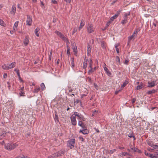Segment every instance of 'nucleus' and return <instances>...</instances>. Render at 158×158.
Wrapping results in <instances>:
<instances>
[{
    "label": "nucleus",
    "instance_id": "nucleus-30",
    "mask_svg": "<svg viewBox=\"0 0 158 158\" xmlns=\"http://www.w3.org/2000/svg\"><path fill=\"white\" fill-rule=\"evenodd\" d=\"M0 25L2 26H5V24L4 22L0 19Z\"/></svg>",
    "mask_w": 158,
    "mask_h": 158
},
{
    "label": "nucleus",
    "instance_id": "nucleus-46",
    "mask_svg": "<svg viewBox=\"0 0 158 158\" xmlns=\"http://www.w3.org/2000/svg\"><path fill=\"white\" fill-rule=\"evenodd\" d=\"M130 15V12H129L127 13H126L125 14L124 16H126V17H127V16H129Z\"/></svg>",
    "mask_w": 158,
    "mask_h": 158
},
{
    "label": "nucleus",
    "instance_id": "nucleus-33",
    "mask_svg": "<svg viewBox=\"0 0 158 158\" xmlns=\"http://www.w3.org/2000/svg\"><path fill=\"white\" fill-rule=\"evenodd\" d=\"M143 87V86L142 85H140L137 86L136 87V89L137 90H139L142 89Z\"/></svg>",
    "mask_w": 158,
    "mask_h": 158
},
{
    "label": "nucleus",
    "instance_id": "nucleus-23",
    "mask_svg": "<svg viewBox=\"0 0 158 158\" xmlns=\"http://www.w3.org/2000/svg\"><path fill=\"white\" fill-rule=\"evenodd\" d=\"M71 67L73 68L74 66V59L73 58L71 59Z\"/></svg>",
    "mask_w": 158,
    "mask_h": 158
},
{
    "label": "nucleus",
    "instance_id": "nucleus-3",
    "mask_svg": "<svg viewBox=\"0 0 158 158\" xmlns=\"http://www.w3.org/2000/svg\"><path fill=\"white\" fill-rule=\"evenodd\" d=\"M55 33L59 36L62 40L65 42L67 44L69 43L67 38L61 32L57 31H55Z\"/></svg>",
    "mask_w": 158,
    "mask_h": 158
},
{
    "label": "nucleus",
    "instance_id": "nucleus-52",
    "mask_svg": "<svg viewBox=\"0 0 158 158\" xmlns=\"http://www.w3.org/2000/svg\"><path fill=\"white\" fill-rule=\"evenodd\" d=\"M148 151H149L150 152H152L153 151V149H151L150 148H148Z\"/></svg>",
    "mask_w": 158,
    "mask_h": 158
},
{
    "label": "nucleus",
    "instance_id": "nucleus-34",
    "mask_svg": "<svg viewBox=\"0 0 158 158\" xmlns=\"http://www.w3.org/2000/svg\"><path fill=\"white\" fill-rule=\"evenodd\" d=\"M147 143L151 147H152L154 144L152 142L149 141L147 142Z\"/></svg>",
    "mask_w": 158,
    "mask_h": 158
},
{
    "label": "nucleus",
    "instance_id": "nucleus-13",
    "mask_svg": "<svg viewBox=\"0 0 158 158\" xmlns=\"http://www.w3.org/2000/svg\"><path fill=\"white\" fill-rule=\"evenodd\" d=\"M127 17H126V16H124L123 17V19L121 23L123 24H125L127 22Z\"/></svg>",
    "mask_w": 158,
    "mask_h": 158
},
{
    "label": "nucleus",
    "instance_id": "nucleus-57",
    "mask_svg": "<svg viewBox=\"0 0 158 158\" xmlns=\"http://www.w3.org/2000/svg\"><path fill=\"white\" fill-rule=\"evenodd\" d=\"M77 31V29L75 28H74L73 29V34H74Z\"/></svg>",
    "mask_w": 158,
    "mask_h": 158
},
{
    "label": "nucleus",
    "instance_id": "nucleus-31",
    "mask_svg": "<svg viewBox=\"0 0 158 158\" xmlns=\"http://www.w3.org/2000/svg\"><path fill=\"white\" fill-rule=\"evenodd\" d=\"M70 48L68 46L67 47V53L68 55H69L70 54Z\"/></svg>",
    "mask_w": 158,
    "mask_h": 158
},
{
    "label": "nucleus",
    "instance_id": "nucleus-55",
    "mask_svg": "<svg viewBox=\"0 0 158 158\" xmlns=\"http://www.w3.org/2000/svg\"><path fill=\"white\" fill-rule=\"evenodd\" d=\"M52 2L54 4H56L57 3V2L55 0H52Z\"/></svg>",
    "mask_w": 158,
    "mask_h": 158
},
{
    "label": "nucleus",
    "instance_id": "nucleus-32",
    "mask_svg": "<svg viewBox=\"0 0 158 158\" xmlns=\"http://www.w3.org/2000/svg\"><path fill=\"white\" fill-rule=\"evenodd\" d=\"M117 15H113V16L111 17V18H110V20L112 21L114 20V19L117 18Z\"/></svg>",
    "mask_w": 158,
    "mask_h": 158
},
{
    "label": "nucleus",
    "instance_id": "nucleus-58",
    "mask_svg": "<svg viewBox=\"0 0 158 158\" xmlns=\"http://www.w3.org/2000/svg\"><path fill=\"white\" fill-rule=\"evenodd\" d=\"M118 149H123L124 148V147H120V146L118 147Z\"/></svg>",
    "mask_w": 158,
    "mask_h": 158
},
{
    "label": "nucleus",
    "instance_id": "nucleus-28",
    "mask_svg": "<svg viewBox=\"0 0 158 158\" xmlns=\"http://www.w3.org/2000/svg\"><path fill=\"white\" fill-rule=\"evenodd\" d=\"M57 154L58 156H60L62 155V154H63L64 153V152L63 151H60L58 152H57Z\"/></svg>",
    "mask_w": 158,
    "mask_h": 158
},
{
    "label": "nucleus",
    "instance_id": "nucleus-59",
    "mask_svg": "<svg viewBox=\"0 0 158 158\" xmlns=\"http://www.w3.org/2000/svg\"><path fill=\"white\" fill-rule=\"evenodd\" d=\"M144 154L146 156H148L149 153H148L147 152L145 151L144 152Z\"/></svg>",
    "mask_w": 158,
    "mask_h": 158
},
{
    "label": "nucleus",
    "instance_id": "nucleus-16",
    "mask_svg": "<svg viewBox=\"0 0 158 158\" xmlns=\"http://www.w3.org/2000/svg\"><path fill=\"white\" fill-rule=\"evenodd\" d=\"M29 42V40L28 39L27 37H26L23 42L24 45L25 46L27 45L28 44Z\"/></svg>",
    "mask_w": 158,
    "mask_h": 158
},
{
    "label": "nucleus",
    "instance_id": "nucleus-51",
    "mask_svg": "<svg viewBox=\"0 0 158 158\" xmlns=\"http://www.w3.org/2000/svg\"><path fill=\"white\" fill-rule=\"evenodd\" d=\"M121 90L122 89H119L118 90L116 91L115 92V94H118L119 92H120L121 91Z\"/></svg>",
    "mask_w": 158,
    "mask_h": 158
},
{
    "label": "nucleus",
    "instance_id": "nucleus-9",
    "mask_svg": "<svg viewBox=\"0 0 158 158\" xmlns=\"http://www.w3.org/2000/svg\"><path fill=\"white\" fill-rule=\"evenodd\" d=\"M32 20L31 17L29 16H27V19L26 20L27 24L28 26H31V25Z\"/></svg>",
    "mask_w": 158,
    "mask_h": 158
},
{
    "label": "nucleus",
    "instance_id": "nucleus-21",
    "mask_svg": "<svg viewBox=\"0 0 158 158\" xmlns=\"http://www.w3.org/2000/svg\"><path fill=\"white\" fill-rule=\"evenodd\" d=\"M40 87L42 90H44L45 89V85L43 83H42L41 84Z\"/></svg>",
    "mask_w": 158,
    "mask_h": 158
},
{
    "label": "nucleus",
    "instance_id": "nucleus-22",
    "mask_svg": "<svg viewBox=\"0 0 158 158\" xmlns=\"http://www.w3.org/2000/svg\"><path fill=\"white\" fill-rule=\"evenodd\" d=\"M87 65V62L86 60L85 59L84 60L83 63V68L84 69H85L86 68Z\"/></svg>",
    "mask_w": 158,
    "mask_h": 158
},
{
    "label": "nucleus",
    "instance_id": "nucleus-39",
    "mask_svg": "<svg viewBox=\"0 0 158 158\" xmlns=\"http://www.w3.org/2000/svg\"><path fill=\"white\" fill-rule=\"evenodd\" d=\"M58 156L57 154V153L56 152L53 154L51 156V157L52 158H54L55 157H57Z\"/></svg>",
    "mask_w": 158,
    "mask_h": 158
},
{
    "label": "nucleus",
    "instance_id": "nucleus-37",
    "mask_svg": "<svg viewBox=\"0 0 158 158\" xmlns=\"http://www.w3.org/2000/svg\"><path fill=\"white\" fill-rule=\"evenodd\" d=\"M129 61V60L128 58H126V59L124 63L125 64H127L128 63Z\"/></svg>",
    "mask_w": 158,
    "mask_h": 158
},
{
    "label": "nucleus",
    "instance_id": "nucleus-1",
    "mask_svg": "<svg viewBox=\"0 0 158 158\" xmlns=\"http://www.w3.org/2000/svg\"><path fill=\"white\" fill-rule=\"evenodd\" d=\"M18 146V144L16 143H8L5 145V148L8 150H11L14 149Z\"/></svg>",
    "mask_w": 158,
    "mask_h": 158
},
{
    "label": "nucleus",
    "instance_id": "nucleus-56",
    "mask_svg": "<svg viewBox=\"0 0 158 158\" xmlns=\"http://www.w3.org/2000/svg\"><path fill=\"white\" fill-rule=\"evenodd\" d=\"M10 105V107H13L14 106V104L13 102H11L9 103Z\"/></svg>",
    "mask_w": 158,
    "mask_h": 158
},
{
    "label": "nucleus",
    "instance_id": "nucleus-49",
    "mask_svg": "<svg viewBox=\"0 0 158 158\" xmlns=\"http://www.w3.org/2000/svg\"><path fill=\"white\" fill-rule=\"evenodd\" d=\"M121 10H119V11H118L116 14H115V15H117V17H118V16L119 13H120V12H121Z\"/></svg>",
    "mask_w": 158,
    "mask_h": 158
},
{
    "label": "nucleus",
    "instance_id": "nucleus-10",
    "mask_svg": "<svg viewBox=\"0 0 158 158\" xmlns=\"http://www.w3.org/2000/svg\"><path fill=\"white\" fill-rule=\"evenodd\" d=\"M139 31V30H136L135 31H134L132 35L128 37L129 41L131 40V39H135V35L137 34Z\"/></svg>",
    "mask_w": 158,
    "mask_h": 158
},
{
    "label": "nucleus",
    "instance_id": "nucleus-48",
    "mask_svg": "<svg viewBox=\"0 0 158 158\" xmlns=\"http://www.w3.org/2000/svg\"><path fill=\"white\" fill-rule=\"evenodd\" d=\"M94 71V69L92 68H91V69L89 70L88 71V73H89L90 72H93Z\"/></svg>",
    "mask_w": 158,
    "mask_h": 158
},
{
    "label": "nucleus",
    "instance_id": "nucleus-43",
    "mask_svg": "<svg viewBox=\"0 0 158 158\" xmlns=\"http://www.w3.org/2000/svg\"><path fill=\"white\" fill-rule=\"evenodd\" d=\"M116 60L117 62H118L119 64L120 63V58L118 56L116 57Z\"/></svg>",
    "mask_w": 158,
    "mask_h": 158
},
{
    "label": "nucleus",
    "instance_id": "nucleus-44",
    "mask_svg": "<svg viewBox=\"0 0 158 158\" xmlns=\"http://www.w3.org/2000/svg\"><path fill=\"white\" fill-rule=\"evenodd\" d=\"M58 118V116H57V115L56 114H55V117L54 118L55 120V121H56V120H57Z\"/></svg>",
    "mask_w": 158,
    "mask_h": 158
},
{
    "label": "nucleus",
    "instance_id": "nucleus-40",
    "mask_svg": "<svg viewBox=\"0 0 158 158\" xmlns=\"http://www.w3.org/2000/svg\"><path fill=\"white\" fill-rule=\"evenodd\" d=\"M81 120H80L78 122V125L81 127L82 126V125L83 124L82 123V122L81 121H80Z\"/></svg>",
    "mask_w": 158,
    "mask_h": 158
},
{
    "label": "nucleus",
    "instance_id": "nucleus-8",
    "mask_svg": "<svg viewBox=\"0 0 158 158\" xmlns=\"http://www.w3.org/2000/svg\"><path fill=\"white\" fill-rule=\"evenodd\" d=\"M148 87H152L156 86L157 84V83H156V81H153L151 82H148Z\"/></svg>",
    "mask_w": 158,
    "mask_h": 158
},
{
    "label": "nucleus",
    "instance_id": "nucleus-12",
    "mask_svg": "<svg viewBox=\"0 0 158 158\" xmlns=\"http://www.w3.org/2000/svg\"><path fill=\"white\" fill-rule=\"evenodd\" d=\"M79 133H82L84 135L87 134L88 133V131L86 129H83L80 130L79 131Z\"/></svg>",
    "mask_w": 158,
    "mask_h": 158
},
{
    "label": "nucleus",
    "instance_id": "nucleus-36",
    "mask_svg": "<svg viewBox=\"0 0 158 158\" xmlns=\"http://www.w3.org/2000/svg\"><path fill=\"white\" fill-rule=\"evenodd\" d=\"M14 71L16 72L18 76H20V73L19 72V70L18 69H14Z\"/></svg>",
    "mask_w": 158,
    "mask_h": 158
},
{
    "label": "nucleus",
    "instance_id": "nucleus-2",
    "mask_svg": "<svg viewBox=\"0 0 158 158\" xmlns=\"http://www.w3.org/2000/svg\"><path fill=\"white\" fill-rule=\"evenodd\" d=\"M15 65V62H13L10 64H5L2 66V68L4 70H9L14 67Z\"/></svg>",
    "mask_w": 158,
    "mask_h": 158
},
{
    "label": "nucleus",
    "instance_id": "nucleus-26",
    "mask_svg": "<svg viewBox=\"0 0 158 158\" xmlns=\"http://www.w3.org/2000/svg\"><path fill=\"white\" fill-rule=\"evenodd\" d=\"M128 82L127 81H125L121 86V89H122L123 88L125 87L127 84Z\"/></svg>",
    "mask_w": 158,
    "mask_h": 158
},
{
    "label": "nucleus",
    "instance_id": "nucleus-63",
    "mask_svg": "<svg viewBox=\"0 0 158 158\" xmlns=\"http://www.w3.org/2000/svg\"><path fill=\"white\" fill-rule=\"evenodd\" d=\"M135 101V99L134 98L132 99V103H134Z\"/></svg>",
    "mask_w": 158,
    "mask_h": 158
},
{
    "label": "nucleus",
    "instance_id": "nucleus-14",
    "mask_svg": "<svg viewBox=\"0 0 158 158\" xmlns=\"http://www.w3.org/2000/svg\"><path fill=\"white\" fill-rule=\"evenodd\" d=\"M85 24V22L84 21L83 19H82L81 20V22L80 23V26L79 27V30H81L83 27L84 26Z\"/></svg>",
    "mask_w": 158,
    "mask_h": 158
},
{
    "label": "nucleus",
    "instance_id": "nucleus-54",
    "mask_svg": "<svg viewBox=\"0 0 158 158\" xmlns=\"http://www.w3.org/2000/svg\"><path fill=\"white\" fill-rule=\"evenodd\" d=\"M101 46L103 48H105V45L103 42L102 43Z\"/></svg>",
    "mask_w": 158,
    "mask_h": 158
},
{
    "label": "nucleus",
    "instance_id": "nucleus-18",
    "mask_svg": "<svg viewBox=\"0 0 158 158\" xmlns=\"http://www.w3.org/2000/svg\"><path fill=\"white\" fill-rule=\"evenodd\" d=\"M40 30V28L38 27H37L36 28L35 31V33L37 37H39V34L38 32Z\"/></svg>",
    "mask_w": 158,
    "mask_h": 158
},
{
    "label": "nucleus",
    "instance_id": "nucleus-41",
    "mask_svg": "<svg viewBox=\"0 0 158 158\" xmlns=\"http://www.w3.org/2000/svg\"><path fill=\"white\" fill-rule=\"evenodd\" d=\"M152 147L154 149H158V145H155L154 144L153 146Z\"/></svg>",
    "mask_w": 158,
    "mask_h": 158
},
{
    "label": "nucleus",
    "instance_id": "nucleus-27",
    "mask_svg": "<svg viewBox=\"0 0 158 158\" xmlns=\"http://www.w3.org/2000/svg\"><path fill=\"white\" fill-rule=\"evenodd\" d=\"M116 151V149H113V150H110V151L109 152H107V153H108L110 154H111L115 152Z\"/></svg>",
    "mask_w": 158,
    "mask_h": 158
},
{
    "label": "nucleus",
    "instance_id": "nucleus-15",
    "mask_svg": "<svg viewBox=\"0 0 158 158\" xmlns=\"http://www.w3.org/2000/svg\"><path fill=\"white\" fill-rule=\"evenodd\" d=\"M16 11V7L15 6L13 5L12 6L11 10L10 11V13L11 14L13 15H15Z\"/></svg>",
    "mask_w": 158,
    "mask_h": 158
},
{
    "label": "nucleus",
    "instance_id": "nucleus-11",
    "mask_svg": "<svg viewBox=\"0 0 158 158\" xmlns=\"http://www.w3.org/2000/svg\"><path fill=\"white\" fill-rule=\"evenodd\" d=\"M105 64H104V66H106ZM103 68L105 72L106 73L108 76H110L111 75V73L109 71L108 69L105 66L103 67Z\"/></svg>",
    "mask_w": 158,
    "mask_h": 158
},
{
    "label": "nucleus",
    "instance_id": "nucleus-4",
    "mask_svg": "<svg viewBox=\"0 0 158 158\" xmlns=\"http://www.w3.org/2000/svg\"><path fill=\"white\" fill-rule=\"evenodd\" d=\"M73 114L74 115H75V117H77V119H78L79 120H81L83 121H85V118L81 114L77 112H74Z\"/></svg>",
    "mask_w": 158,
    "mask_h": 158
},
{
    "label": "nucleus",
    "instance_id": "nucleus-35",
    "mask_svg": "<svg viewBox=\"0 0 158 158\" xmlns=\"http://www.w3.org/2000/svg\"><path fill=\"white\" fill-rule=\"evenodd\" d=\"M131 147V150H133L135 152H138L139 151V150L138 149L136 148L135 147H133V148H131V147Z\"/></svg>",
    "mask_w": 158,
    "mask_h": 158
},
{
    "label": "nucleus",
    "instance_id": "nucleus-7",
    "mask_svg": "<svg viewBox=\"0 0 158 158\" xmlns=\"http://www.w3.org/2000/svg\"><path fill=\"white\" fill-rule=\"evenodd\" d=\"M87 31L89 33H91L93 32L94 30V28L93 27L92 24H88L87 28Z\"/></svg>",
    "mask_w": 158,
    "mask_h": 158
},
{
    "label": "nucleus",
    "instance_id": "nucleus-17",
    "mask_svg": "<svg viewBox=\"0 0 158 158\" xmlns=\"http://www.w3.org/2000/svg\"><path fill=\"white\" fill-rule=\"evenodd\" d=\"M19 22V21H17L15 23H14V26L13 27V30L14 31H16V29H15V28H17Z\"/></svg>",
    "mask_w": 158,
    "mask_h": 158
},
{
    "label": "nucleus",
    "instance_id": "nucleus-62",
    "mask_svg": "<svg viewBox=\"0 0 158 158\" xmlns=\"http://www.w3.org/2000/svg\"><path fill=\"white\" fill-rule=\"evenodd\" d=\"M81 127L82 128V129H86L85 128V127L84 124L83 125H82V126H81Z\"/></svg>",
    "mask_w": 158,
    "mask_h": 158
},
{
    "label": "nucleus",
    "instance_id": "nucleus-6",
    "mask_svg": "<svg viewBox=\"0 0 158 158\" xmlns=\"http://www.w3.org/2000/svg\"><path fill=\"white\" fill-rule=\"evenodd\" d=\"M76 118L75 115L73 114L70 117L71 123L73 125L75 126L77 125V122Z\"/></svg>",
    "mask_w": 158,
    "mask_h": 158
},
{
    "label": "nucleus",
    "instance_id": "nucleus-5",
    "mask_svg": "<svg viewBox=\"0 0 158 158\" xmlns=\"http://www.w3.org/2000/svg\"><path fill=\"white\" fill-rule=\"evenodd\" d=\"M75 140L74 139H71L68 141L67 145L71 149L74 147Z\"/></svg>",
    "mask_w": 158,
    "mask_h": 158
},
{
    "label": "nucleus",
    "instance_id": "nucleus-64",
    "mask_svg": "<svg viewBox=\"0 0 158 158\" xmlns=\"http://www.w3.org/2000/svg\"><path fill=\"white\" fill-rule=\"evenodd\" d=\"M157 156L153 155L151 158H157Z\"/></svg>",
    "mask_w": 158,
    "mask_h": 158
},
{
    "label": "nucleus",
    "instance_id": "nucleus-53",
    "mask_svg": "<svg viewBox=\"0 0 158 158\" xmlns=\"http://www.w3.org/2000/svg\"><path fill=\"white\" fill-rule=\"evenodd\" d=\"M7 77V74L6 73H4L3 74V78H5Z\"/></svg>",
    "mask_w": 158,
    "mask_h": 158
},
{
    "label": "nucleus",
    "instance_id": "nucleus-50",
    "mask_svg": "<svg viewBox=\"0 0 158 158\" xmlns=\"http://www.w3.org/2000/svg\"><path fill=\"white\" fill-rule=\"evenodd\" d=\"M110 21H109V22H107L106 25V27L107 28L110 25Z\"/></svg>",
    "mask_w": 158,
    "mask_h": 158
},
{
    "label": "nucleus",
    "instance_id": "nucleus-60",
    "mask_svg": "<svg viewBox=\"0 0 158 158\" xmlns=\"http://www.w3.org/2000/svg\"><path fill=\"white\" fill-rule=\"evenodd\" d=\"M117 0H115L113 1L111 3V4L112 5H113L115 3V2H116Z\"/></svg>",
    "mask_w": 158,
    "mask_h": 158
},
{
    "label": "nucleus",
    "instance_id": "nucleus-47",
    "mask_svg": "<svg viewBox=\"0 0 158 158\" xmlns=\"http://www.w3.org/2000/svg\"><path fill=\"white\" fill-rule=\"evenodd\" d=\"M18 77H19V81L20 82H23V80L21 78V77L20 76H18Z\"/></svg>",
    "mask_w": 158,
    "mask_h": 158
},
{
    "label": "nucleus",
    "instance_id": "nucleus-61",
    "mask_svg": "<svg viewBox=\"0 0 158 158\" xmlns=\"http://www.w3.org/2000/svg\"><path fill=\"white\" fill-rule=\"evenodd\" d=\"M67 3H70L71 2V0H64Z\"/></svg>",
    "mask_w": 158,
    "mask_h": 158
},
{
    "label": "nucleus",
    "instance_id": "nucleus-45",
    "mask_svg": "<svg viewBox=\"0 0 158 158\" xmlns=\"http://www.w3.org/2000/svg\"><path fill=\"white\" fill-rule=\"evenodd\" d=\"M79 140L80 141L83 142L84 141V138L82 137L81 136H80L79 137Z\"/></svg>",
    "mask_w": 158,
    "mask_h": 158
},
{
    "label": "nucleus",
    "instance_id": "nucleus-42",
    "mask_svg": "<svg viewBox=\"0 0 158 158\" xmlns=\"http://www.w3.org/2000/svg\"><path fill=\"white\" fill-rule=\"evenodd\" d=\"M24 93L23 91H20L19 93V95L20 96H23L24 95Z\"/></svg>",
    "mask_w": 158,
    "mask_h": 158
},
{
    "label": "nucleus",
    "instance_id": "nucleus-38",
    "mask_svg": "<svg viewBox=\"0 0 158 158\" xmlns=\"http://www.w3.org/2000/svg\"><path fill=\"white\" fill-rule=\"evenodd\" d=\"M40 89L39 87H38L37 88H35L34 89V92L35 93H37L38 92L40 91Z\"/></svg>",
    "mask_w": 158,
    "mask_h": 158
},
{
    "label": "nucleus",
    "instance_id": "nucleus-29",
    "mask_svg": "<svg viewBox=\"0 0 158 158\" xmlns=\"http://www.w3.org/2000/svg\"><path fill=\"white\" fill-rule=\"evenodd\" d=\"M128 153L127 152H122L120 153V155L121 156H123L126 155H128Z\"/></svg>",
    "mask_w": 158,
    "mask_h": 158
},
{
    "label": "nucleus",
    "instance_id": "nucleus-19",
    "mask_svg": "<svg viewBox=\"0 0 158 158\" xmlns=\"http://www.w3.org/2000/svg\"><path fill=\"white\" fill-rule=\"evenodd\" d=\"M73 52H74V54L76 56L77 55V46H74L73 47Z\"/></svg>",
    "mask_w": 158,
    "mask_h": 158
},
{
    "label": "nucleus",
    "instance_id": "nucleus-20",
    "mask_svg": "<svg viewBox=\"0 0 158 158\" xmlns=\"http://www.w3.org/2000/svg\"><path fill=\"white\" fill-rule=\"evenodd\" d=\"M91 50V47L90 46H88L87 48V55L89 56Z\"/></svg>",
    "mask_w": 158,
    "mask_h": 158
},
{
    "label": "nucleus",
    "instance_id": "nucleus-25",
    "mask_svg": "<svg viewBox=\"0 0 158 158\" xmlns=\"http://www.w3.org/2000/svg\"><path fill=\"white\" fill-rule=\"evenodd\" d=\"M6 135V133L5 132H3V133H0V139H2L3 137L5 136Z\"/></svg>",
    "mask_w": 158,
    "mask_h": 158
},
{
    "label": "nucleus",
    "instance_id": "nucleus-24",
    "mask_svg": "<svg viewBox=\"0 0 158 158\" xmlns=\"http://www.w3.org/2000/svg\"><path fill=\"white\" fill-rule=\"evenodd\" d=\"M156 90L155 89H152V90L149 91L148 92V94H152L155 93L156 92Z\"/></svg>",
    "mask_w": 158,
    "mask_h": 158
}]
</instances>
